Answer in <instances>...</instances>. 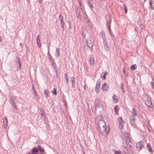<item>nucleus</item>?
I'll return each mask as SVG.
<instances>
[{"label": "nucleus", "mask_w": 154, "mask_h": 154, "mask_svg": "<svg viewBox=\"0 0 154 154\" xmlns=\"http://www.w3.org/2000/svg\"><path fill=\"white\" fill-rule=\"evenodd\" d=\"M99 130L101 134L104 135H107L109 132L110 130V126L109 125H106L105 122L103 120L99 121L98 122Z\"/></svg>", "instance_id": "1"}, {"label": "nucleus", "mask_w": 154, "mask_h": 154, "mask_svg": "<svg viewBox=\"0 0 154 154\" xmlns=\"http://www.w3.org/2000/svg\"><path fill=\"white\" fill-rule=\"evenodd\" d=\"M86 44L87 46L91 48L90 50L92 51L93 50L92 48L94 45V41L93 39L91 37L88 38L86 40Z\"/></svg>", "instance_id": "2"}, {"label": "nucleus", "mask_w": 154, "mask_h": 154, "mask_svg": "<svg viewBox=\"0 0 154 154\" xmlns=\"http://www.w3.org/2000/svg\"><path fill=\"white\" fill-rule=\"evenodd\" d=\"M16 100V97H15L12 96H10L9 102L11 105L14 106V108L15 109H17V107L16 105L15 100Z\"/></svg>", "instance_id": "3"}, {"label": "nucleus", "mask_w": 154, "mask_h": 154, "mask_svg": "<svg viewBox=\"0 0 154 154\" xmlns=\"http://www.w3.org/2000/svg\"><path fill=\"white\" fill-rule=\"evenodd\" d=\"M94 104L96 109L98 107H101L102 106V103L100 100L99 98L95 100L94 101Z\"/></svg>", "instance_id": "4"}, {"label": "nucleus", "mask_w": 154, "mask_h": 154, "mask_svg": "<svg viewBox=\"0 0 154 154\" xmlns=\"http://www.w3.org/2000/svg\"><path fill=\"white\" fill-rule=\"evenodd\" d=\"M137 148L139 151L140 150L143 148H144V146L142 142L137 143L136 144Z\"/></svg>", "instance_id": "5"}, {"label": "nucleus", "mask_w": 154, "mask_h": 154, "mask_svg": "<svg viewBox=\"0 0 154 154\" xmlns=\"http://www.w3.org/2000/svg\"><path fill=\"white\" fill-rule=\"evenodd\" d=\"M109 86L106 83L104 82L103 84L102 89L103 91H106L108 90Z\"/></svg>", "instance_id": "6"}, {"label": "nucleus", "mask_w": 154, "mask_h": 154, "mask_svg": "<svg viewBox=\"0 0 154 154\" xmlns=\"http://www.w3.org/2000/svg\"><path fill=\"white\" fill-rule=\"evenodd\" d=\"M103 43L104 46V48L105 50L107 52L109 50V47L108 46V44L106 40L103 41Z\"/></svg>", "instance_id": "7"}, {"label": "nucleus", "mask_w": 154, "mask_h": 154, "mask_svg": "<svg viewBox=\"0 0 154 154\" xmlns=\"http://www.w3.org/2000/svg\"><path fill=\"white\" fill-rule=\"evenodd\" d=\"M75 11H76V17L79 18V16H81V11L80 8H79V7H77L75 8Z\"/></svg>", "instance_id": "8"}, {"label": "nucleus", "mask_w": 154, "mask_h": 154, "mask_svg": "<svg viewBox=\"0 0 154 154\" xmlns=\"http://www.w3.org/2000/svg\"><path fill=\"white\" fill-rule=\"evenodd\" d=\"M118 121L119 122V127L121 128H122L124 123L122 118L121 117H119L118 119Z\"/></svg>", "instance_id": "9"}, {"label": "nucleus", "mask_w": 154, "mask_h": 154, "mask_svg": "<svg viewBox=\"0 0 154 154\" xmlns=\"http://www.w3.org/2000/svg\"><path fill=\"white\" fill-rule=\"evenodd\" d=\"M3 126L4 128L6 129L8 124V119L6 118H3Z\"/></svg>", "instance_id": "10"}, {"label": "nucleus", "mask_w": 154, "mask_h": 154, "mask_svg": "<svg viewBox=\"0 0 154 154\" xmlns=\"http://www.w3.org/2000/svg\"><path fill=\"white\" fill-rule=\"evenodd\" d=\"M49 59L51 64L52 65V67H55L56 66V65L55 64L54 60L52 57H49Z\"/></svg>", "instance_id": "11"}, {"label": "nucleus", "mask_w": 154, "mask_h": 154, "mask_svg": "<svg viewBox=\"0 0 154 154\" xmlns=\"http://www.w3.org/2000/svg\"><path fill=\"white\" fill-rule=\"evenodd\" d=\"M100 89V82L97 81L95 91L97 93H98Z\"/></svg>", "instance_id": "12"}, {"label": "nucleus", "mask_w": 154, "mask_h": 154, "mask_svg": "<svg viewBox=\"0 0 154 154\" xmlns=\"http://www.w3.org/2000/svg\"><path fill=\"white\" fill-rule=\"evenodd\" d=\"M100 35L101 36L103 41L106 40V39L105 37V34L103 31H101Z\"/></svg>", "instance_id": "13"}, {"label": "nucleus", "mask_w": 154, "mask_h": 154, "mask_svg": "<svg viewBox=\"0 0 154 154\" xmlns=\"http://www.w3.org/2000/svg\"><path fill=\"white\" fill-rule=\"evenodd\" d=\"M36 42L37 46L38 47L40 48L41 46V44L40 42V40L39 39V35H38L36 38Z\"/></svg>", "instance_id": "14"}, {"label": "nucleus", "mask_w": 154, "mask_h": 154, "mask_svg": "<svg viewBox=\"0 0 154 154\" xmlns=\"http://www.w3.org/2000/svg\"><path fill=\"white\" fill-rule=\"evenodd\" d=\"M146 104L147 105L148 108H151L152 105L151 101L150 100H147L146 101Z\"/></svg>", "instance_id": "15"}, {"label": "nucleus", "mask_w": 154, "mask_h": 154, "mask_svg": "<svg viewBox=\"0 0 154 154\" xmlns=\"http://www.w3.org/2000/svg\"><path fill=\"white\" fill-rule=\"evenodd\" d=\"M89 63L91 66H93L94 63V58L93 57H91L89 60Z\"/></svg>", "instance_id": "16"}, {"label": "nucleus", "mask_w": 154, "mask_h": 154, "mask_svg": "<svg viewBox=\"0 0 154 154\" xmlns=\"http://www.w3.org/2000/svg\"><path fill=\"white\" fill-rule=\"evenodd\" d=\"M132 115L131 116L135 117L137 115V113L135 110L134 108L132 109L131 110Z\"/></svg>", "instance_id": "17"}, {"label": "nucleus", "mask_w": 154, "mask_h": 154, "mask_svg": "<svg viewBox=\"0 0 154 154\" xmlns=\"http://www.w3.org/2000/svg\"><path fill=\"white\" fill-rule=\"evenodd\" d=\"M40 112H39V113L41 115V116L42 117H44L45 116V114L44 112L45 110L43 109H40Z\"/></svg>", "instance_id": "18"}, {"label": "nucleus", "mask_w": 154, "mask_h": 154, "mask_svg": "<svg viewBox=\"0 0 154 154\" xmlns=\"http://www.w3.org/2000/svg\"><path fill=\"white\" fill-rule=\"evenodd\" d=\"M88 5L89 7H90L91 10H92V8H94V7L93 5V3L92 1L91 0H88Z\"/></svg>", "instance_id": "19"}, {"label": "nucleus", "mask_w": 154, "mask_h": 154, "mask_svg": "<svg viewBox=\"0 0 154 154\" xmlns=\"http://www.w3.org/2000/svg\"><path fill=\"white\" fill-rule=\"evenodd\" d=\"M16 58L17 59V60L16 61V64L17 67H21V63L20 60L18 57H17Z\"/></svg>", "instance_id": "20"}, {"label": "nucleus", "mask_w": 154, "mask_h": 154, "mask_svg": "<svg viewBox=\"0 0 154 154\" xmlns=\"http://www.w3.org/2000/svg\"><path fill=\"white\" fill-rule=\"evenodd\" d=\"M37 148L39 152H41V153H42L44 152V150L40 145L38 146Z\"/></svg>", "instance_id": "21"}, {"label": "nucleus", "mask_w": 154, "mask_h": 154, "mask_svg": "<svg viewBox=\"0 0 154 154\" xmlns=\"http://www.w3.org/2000/svg\"><path fill=\"white\" fill-rule=\"evenodd\" d=\"M147 147L148 149V151L150 152H153V150L152 147H151L150 144L148 143L147 145Z\"/></svg>", "instance_id": "22"}, {"label": "nucleus", "mask_w": 154, "mask_h": 154, "mask_svg": "<svg viewBox=\"0 0 154 154\" xmlns=\"http://www.w3.org/2000/svg\"><path fill=\"white\" fill-rule=\"evenodd\" d=\"M71 80L72 83V87H74L75 86V82L74 80V78L73 77H72L71 79Z\"/></svg>", "instance_id": "23"}, {"label": "nucleus", "mask_w": 154, "mask_h": 154, "mask_svg": "<svg viewBox=\"0 0 154 154\" xmlns=\"http://www.w3.org/2000/svg\"><path fill=\"white\" fill-rule=\"evenodd\" d=\"M60 54V50L57 48L56 51L55 53V55L56 57H57Z\"/></svg>", "instance_id": "24"}, {"label": "nucleus", "mask_w": 154, "mask_h": 154, "mask_svg": "<svg viewBox=\"0 0 154 154\" xmlns=\"http://www.w3.org/2000/svg\"><path fill=\"white\" fill-rule=\"evenodd\" d=\"M122 149L123 150L125 151V152H127L128 153V152H130V151L128 150V148H127V147L125 146H122Z\"/></svg>", "instance_id": "25"}, {"label": "nucleus", "mask_w": 154, "mask_h": 154, "mask_svg": "<svg viewBox=\"0 0 154 154\" xmlns=\"http://www.w3.org/2000/svg\"><path fill=\"white\" fill-rule=\"evenodd\" d=\"M44 94H45V96L47 98H48V97L49 96V92L47 90H45L44 91Z\"/></svg>", "instance_id": "26"}, {"label": "nucleus", "mask_w": 154, "mask_h": 154, "mask_svg": "<svg viewBox=\"0 0 154 154\" xmlns=\"http://www.w3.org/2000/svg\"><path fill=\"white\" fill-rule=\"evenodd\" d=\"M130 123L132 126L134 128H136V123L135 122V121H133L132 120L130 121Z\"/></svg>", "instance_id": "27"}, {"label": "nucleus", "mask_w": 154, "mask_h": 154, "mask_svg": "<svg viewBox=\"0 0 154 154\" xmlns=\"http://www.w3.org/2000/svg\"><path fill=\"white\" fill-rule=\"evenodd\" d=\"M79 3L80 5V8H80L81 11L83 14H84V13L85 12V11H84V8H83L82 6V4L80 2H79Z\"/></svg>", "instance_id": "28"}, {"label": "nucleus", "mask_w": 154, "mask_h": 154, "mask_svg": "<svg viewBox=\"0 0 154 154\" xmlns=\"http://www.w3.org/2000/svg\"><path fill=\"white\" fill-rule=\"evenodd\" d=\"M112 99L113 100L114 103H116L117 102L118 99H117V97H116V96L114 95L112 97Z\"/></svg>", "instance_id": "29"}, {"label": "nucleus", "mask_w": 154, "mask_h": 154, "mask_svg": "<svg viewBox=\"0 0 154 154\" xmlns=\"http://www.w3.org/2000/svg\"><path fill=\"white\" fill-rule=\"evenodd\" d=\"M38 148L36 147H34L32 149V152H34V153H37L38 152Z\"/></svg>", "instance_id": "30"}, {"label": "nucleus", "mask_w": 154, "mask_h": 154, "mask_svg": "<svg viewBox=\"0 0 154 154\" xmlns=\"http://www.w3.org/2000/svg\"><path fill=\"white\" fill-rule=\"evenodd\" d=\"M59 18L60 20V21L61 23H62L64 22H63V16H62L61 14H60L59 15Z\"/></svg>", "instance_id": "31"}, {"label": "nucleus", "mask_w": 154, "mask_h": 154, "mask_svg": "<svg viewBox=\"0 0 154 154\" xmlns=\"http://www.w3.org/2000/svg\"><path fill=\"white\" fill-rule=\"evenodd\" d=\"M103 73V78L104 79H106V76L108 74V72L107 71H105L104 72H102V74Z\"/></svg>", "instance_id": "32"}, {"label": "nucleus", "mask_w": 154, "mask_h": 154, "mask_svg": "<svg viewBox=\"0 0 154 154\" xmlns=\"http://www.w3.org/2000/svg\"><path fill=\"white\" fill-rule=\"evenodd\" d=\"M107 20V25L108 26H110V22L111 21L110 20V19L108 18V19H106Z\"/></svg>", "instance_id": "33"}, {"label": "nucleus", "mask_w": 154, "mask_h": 154, "mask_svg": "<svg viewBox=\"0 0 154 154\" xmlns=\"http://www.w3.org/2000/svg\"><path fill=\"white\" fill-rule=\"evenodd\" d=\"M126 145L129 151L131 150L132 149L131 146L129 143H127Z\"/></svg>", "instance_id": "34"}, {"label": "nucleus", "mask_w": 154, "mask_h": 154, "mask_svg": "<svg viewBox=\"0 0 154 154\" xmlns=\"http://www.w3.org/2000/svg\"><path fill=\"white\" fill-rule=\"evenodd\" d=\"M113 152L115 154H122L121 152L117 151L116 149L113 150Z\"/></svg>", "instance_id": "35"}, {"label": "nucleus", "mask_w": 154, "mask_h": 154, "mask_svg": "<svg viewBox=\"0 0 154 154\" xmlns=\"http://www.w3.org/2000/svg\"><path fill=\"white\" fill-rule=\"evenodd\" d=\"M132 120L133 121H136V118L135 117L131 116L130 119V121Z\"/></svg>", "instance_id": "36"}, {"label": "nucleus", "mask_w": 154, "mask_h": 154, "mask_svg": "<svg viewBox=\"0 0 154 154\" xmlns=\"http://www.w3.org/2000/svg\"><path fill=\"white\" fill-rule=\"evenodd\" d=\"M51 92H52V93L53 95H57V92L55 88H54Z\"/></svg>", "instance_id": "37"}, {"label": "nucleus", "mask_w": 154, "mask_h": 154, "mask_svg": "<svg viewBox=\"0 0 154 154\" xmlns=\"http://www.w3.org/2000/svg\"><path fill=\"white\" fill-rule=\"evenodd\" d=\"M123 73H124V74L126 76H127L128 75V72L125 70V68H123Z\"/></svg>", "instance_id": "38"}, {"label": "nucleus", "mask_w": 154, "mask_h": 154, "mask_svg": "<svg viewBox=\"0 0 154 154\" xmlns=\"http://www.w3.org/2000/svg\"><path fill=\"white\" fill-rule=\"evenodd\" d=\"M114 109L115 110V112L116 114H117V110H118V106H114Z\"/></svg>", "instance_id": "39"}, {"label": "nucleus", "mask_w": 154, "mask_h": 154, "mask_svg": "<svg viewBox=\"0 0 154 154\" xmlns=\"http://www.w3.org/2000/svg\"><path fill=\"white\" fill-rule=\"evenodd\" d=\"M123 6L124 7V10L125 11V14H126L127 13V7H126V5L125 4H123Z\"/></svg>", "instance_id": "40"}, {"label": "nucleus", "mask_w": 154, "mask_h": 154, "mask_svg": "<svg viewBox=\"0 0 154 154\" xmlns=\"http://www.w3.org/2000/svg\"><path fill=\"white\" fill-rule=\"evenodd\" d=\"M53 71L54 72H56V76H57V75L58 73V71L57 70V69L56 68H54Z\"/></svg>", "instance_id": "41"}, {"label": "nucleus", "mask_w": 154, "mask_h": 154, "mask_svg": "<svg viewBox=\"0 0 154 154\" xmlns=\"http://www.w3.org/2000/svg\"><path fill=\"white\" fill-rule=\"evenodd\" d=\"M121 89L122 90L123 93H125L124 89V87L123 86V84L122 83L121 85Z\"/></svg>", "instance_id": "42"}, {"label": "nucleus", "mask_w": 154, "mask_h": 154, "mask_svg": "<svg viewBox=\"0 0 154 154\" xmlns=\"http://www.w3.org/2000/svg\"><path fill=\"white\" fill-rule=\"evenodd\" d=\"M82 36L83 37V38H84L85 36H86V35L84 33V31H83L82 32Z\"/></svg>", "instance_id": "43"}, {"label": "nucleus", "mask_w": 154, "mask_h": 154, "mask_svg": "<svg viewBox=\"0 0 154 154\" xmlns=\"http://www.w3.org/2000/svg\"><path fill=\"white\" fill-rule=\"evenodd\" d=\"M65 75H66V82H67V83L68 84V79L67 78V74L66 73L65 74Z\"/></svg>", "instance_id": "44"}, {"label": "nucleus", "mask_w": 154, "mask_h": 154, "mask_svg": "<svg viewBox=\"0 0 154 154\" xmlns=\"http://www.w3.org/2000/svg\"><path fill=\"white\" fill-rule=\"evenodd\" d=\"M88 25H89L91 27L93 26V24L90 22V23H88Z\"/></svg>", "instance_id": "45"}, {"label": "nucleus", "mask_w": 154, "mask_h": 154, "mask_svg": "<svg viewBox=\"0 0 154 154\" xmlns=\"http://www.w3.org/2000/svg\"><path fill=\"white\" fill-rule=\"evenodd\" d=\"M136 67H137V65L135 64L131 65L130 67L131 68H134Z\"/></svg>", "instance_id": "46"}, {"label": "nucleus", "mask_w": 154, "mask_h": 154, "mask_svg": "<svg viewBox=\"0 0 154 154\" xmlns=\"http://www.w3.org/2000/svg\"><path fill=\"white\" fill-rule=\"evenodd\" d=\"M47 54L48 56L49 57H52L50 54L49 53V52L48 51Z\"/></svg>", "instance_id": "47"}, {"label": "nucleus", "mask_w": 154, "mask_h": 154, "mask_svg": "<svg viewBox=\"0 0 154 154\" xmlns=\"http://www.w3.org/2000/svg\"><path fill=\"white\" fill-rule=\"evenodd\" d=\"M61 26L63 28H64V22L62 23H61Z\"/></svg>", "instance_id": "48"}, {"label": "nucleus", "mask_w": 154, "mask_h": 154, "mask_svg": "<svg viewBox=\"0 0 154 154\" xmlns=\"http://www.w3.org/2000/svg\"><path fill=\"white\" fill-rule=\"evenodd\" d=\"M151 84L152 85V88L154 90V84L153 82H151Z\"/></svg>", "instance_id": "49"}, {"label": "nucleus", "mask_w": 154, "mask_h": 154, "mask_svg": "<svg viewBox=\"0 0 154 154\" xmlns=\"http://www.w3.org/2000/svg\"><path fill=\"white\" fill-rule=\"evenodd\" d=\"M34 95H35L36 96H38V95L37 94V93L35 91H34Z\"/></svg>", "instance_id": "50"}, {"label": "nucleus", "mask_w": 154, "mask_h": 154, "mask_svg": "<svg viewBox=\"0 0 154 154\" xmlns=\"http://www.w3.org/2000/svg\"><path fill=\"white\" fill-rule=\"evenodd\" d=\"M108 28L109 29V30L110 32V33H111V29L110 26H108Z\"/></svg>", "instance_id": "51"}, {"label": "nucleus", "mask_w": 154, "mask_h": 154, "mask_svg": "<svg viewBox=\"0 0 154 154\" xmlns=\"http://www.w3.org/2000/svg\"><path fill=\"white\" fill-rule=\"evenodd\" d=\"M32 89L33 91H34V92L35 91V88L33 87V85H32Z\"/></svg>", "instance_id": "52"}, {"label": "nucleus", "mask_w": 154, "mask_h": 154, "mask_svg": "<svg viewBox=\"0 0 154 154\" xmlns=\"http://www.w3.org/2000/svg\"><path fill=\"white\" fill-rule=\"evenodd\" d=\"M86 20L87 21V23H90V21L89 19L87 18L86 19Z\"/></svg>", "instance_id": "53"}, {"label": "nucleus", "mask_w": 154, "mask_h": 154, "mask_svg": "<svg viewBox=\"0 0 154 154\" xmlns=\"http://www.w3.org/2000/svg\"><path fill=\"white\" fill-rule=\"evenodd\" d=\"M40 4H41L42 3V0H38Z\"/></svg>", "instance_id": "54"}, {"label": "nucleus", "mask_w": 154, "mask_h": 154, "mask_svg": "<svg viewBox=\"0 0 154 154\" xmlns=\"http://www.w3.org/2000/svg\"><path fill=\"white\" fill-rule=\"evenodd\" d=\"M149 5L150 6V7H152V3L150 1H149Z\"/></svg>", "instance_id": "55"}, {"label": "nucleus", "mask_w": 154, "mask_h": 154, "mask_svg": "<svg viewBox=\"0 0 154 154\" xmlns=\"http://www.w3.org/2000/svg\"><path fill=\"white\" fill-rule=\"evenodd\" d=\"M132 70H134L136 69V68H130Z\"/></svg>", "instance_id": "56"}, {"label": "nucleus", "mask_w": 154, "mask_h": 154, "mask_svg": "<svg viewBox=\"0 0 154 154\" xmlns=\"http://www.w3.org/2000/svg\"><path fill=\"white\" fill-rule=\"evenodd\" d=\"M31 153L32 154H34V153H34V152H32V149L31 151Z\"/></svg>", "instance_id": "57"}, {"label": "nucleus", "mask_w": 154, "mask_h": 154, "mask_svg": "<svg viewBox=\"0 0 154 154\" xmlns=\"http://www.w3.org/2000/svg\"><path fill=\"white\" fill-rule=\"evenodd\" d=\"M49 47L48 46V51L49 52Z\"/></svg>", "instance_id": "58"}, {"label": "nucleus", "mask_w": 154, "mask_h": 154, "mask_svg": "<svg viewBox=\"0 0 154 154\" xmlns=\"http://www.w3.org/2000/svg\"><path fill=\"white\" fill-rule=\"evenodd\" d=\"M2 41L1 37L0 36V42H1Z\"/></svg>", "instance_id": "59"}, {"label": "nucleus", "mask_w": 154, "mask_h": 154, "mask_svg": "<svg viewBox=\"0 0 154 154\" xmlns=\"http://www.w3.org/2000/svg\"><path fill=\"white\" fill-rule=\"evenodd\" d=\"M128 137H129L128 136H126V138L125 139H127L128 140Z\"/></svg>", "instance_id": "60"}, {"label": "nucleus", "mask_w": 154, "mask_h": 154, "mask_svg": "<svg viewBox=\"0 0 154 154\" xmlns=\"http://www.w3.org/2000/svg\"><path fill=\"white\" fill-rule=\"evenodd\" d=\"M84 88L85 90L86 88H85V85H84Z\"/></svg>", "instance_id": "61"}, {"label": "nucleus", "mask_w": 154, "mask_h": 154, "mask_svg": "<svg viewBox=\"0 0 154 154\" xmlns=\"http://www.w3.org/2000/svg\"><path fill=\"white\" fill-rule=\"evenodd\" d=\"M129 142H130L131 141V140L129 138L128 139V141Z\"/></svg>", "instance_id": "62"}, {"label": "nucleus", "mask_w": 154, "mask_h": 154, "mask_svg": "<svg viewBox=\"0 0 154 154\" xmlns=\"http://www.w3.org/2000/svg\"><path fill=\"white\" fill-rule=\"evenodd\" d=\"M26 154H30V152H29L28 153H26Z\"/></svg>", "instance_id": "63"}, {"label": "nucleus", "mask_w": 154, "mask_h": 154, "mask_svg": "<svg viewBox=\"0 0 154 154\" xmlns=\"http://www.w3.org/2000/svg\"><path fill=\"white\" fill-rule=\"evenodd\" d=\"M21 68H19V69L20 70Z\"/></svg>", "instance_id": "64"}]
</instances>
